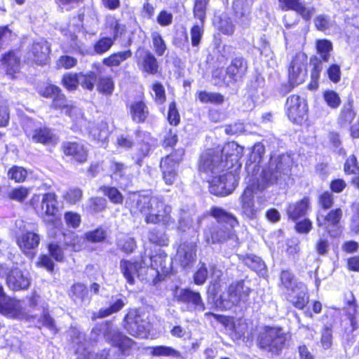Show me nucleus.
<instances>
[{
    "mask_svg": "<svg viewBox=\"0 0 359 359\" xmlns=\"http://www.w3.org/2000/svg\"><path fill=\"white\" fill-rule=\"evenodd\" d=\"M316 47L323 60L327 62L330 57V53L332 50V43L327 40H319L317 41Z\"/></svg>",
    "mask_w": 359,
    "mask_h": 359,
    "instance_id": "nucleus-53",
    "label": "nucleus"
},
{
    "mask_svg": "<svg viewBox=\"0 0 359 359\" xmlns=\"http://www.w3.org/2000/svg\"><path fill=\"white\" fill-rule=\"evenodd\" d=\"M247 62L241 57L233 59L231 65L226 69L228 80L226 81L229 85L231 82L240 81L247 71Z\"/></svg>",
    "mask_w": 359,
    "mask_h": 359,
    "instance_id": "nucleus-22",
    "label": "nucleus"
},
{
    "mask_svg": "<svg viewBox=\"0 0 359 359\" xmlns=\"http://www.w3.org/2000/svg\"><path fill=\"white\" fill-rule=\"evenodd\" d=\"M49 222L54 227L61 225L60 203L55 193H46V223Z\"/></svg>",
    "mask_w": 359,
    "mask_h": 359,
    "instance_id": "nucleus-17",
    "label": "nucleus"
},
{
    "mask_svg": "<svg viewBox=\"0 0 359 359\" xmlns=\"http://www.w3.org/2000/svg\"><path fill=\"white\" fill-rule=\"evenodd\" d=\"M130 208L133 214L145 216L147 224H162L169 226L174 223L170 213L172 208L162 198L155 196L133 194L130 198Z\"/></svg>",
    "mask_w": 359,
    "mask_h": 359,
    "instance_id": "nucleus-1",
    "label": "nucleus"
},
{
    "mask_svg": "<svg viewBox=\"0 0 359 359\" xmlns=\"http://www.w3.org/2000/svg\"><path fill=\"white\" fill-rule=\"evenodd\" d=\"M40 238L34 232H27L18 238L17 243L19 247H37Z\"/></svg>",
    "mask_w": 359,
    "mask_h": 359,
    "instance_id": "nucleus-43",
    "label": "nucleus"
},
{
    "mask_svg": "<svg viewBox=\"0 0 359 359\" xmlns=\"http://www.w3.org/2000/svg\"><path fill=\"white\" fill-rule=\"evenodd\" d=\"M174 259L182 268L190 266L196 259L195 248H177Z\"/></svg>",
    "mask_w": 359,
    "mask_h": 359,
    "instance_id": "nucleus-25",
    "label": "nucleus"
},
{
    "mask_svg": "<svg viewBox=\"0 0 359 359\" xmlns=\"http://www.w3.org/2000/svg\"><path fill=\"white\" fill-rule=\"evenodd\" d=\"M89 134L93 140L97 142L104 143L108 138L109 134L107 123L102 121L97 124L90 123L89 126Z\"/></svg>",
    "mask_w": 359,
    "mask_h": 359,
    "instance_id": "nucleus-29",
    "label": "nucleus"
},
{
    "mask_svg": "<svg viewBox=\"0 0 359 359\" xmlns=\"http://www.w3.org/2000/svg\"><path fill=\"white\" fill-rule=\"evenodd\" d=\"M0 313L13 318L22 319L27 316L22 301L9 297L0 284Z\"/></svg>",
    "mask_w": 359,
    "mask_h": 359,
    "instance_id": "nucleus-7",
    "label": "nucleus"
},
{
    "mask_svg": "<svg viewBox=\"0 0 359 359\" xmlns=\"http://www.w3.org/2000/svg\"><path fill=\"white\" fill-rule=\"evenodd\" d=\"M323 98L327 104L332 108L337 109L341 103V99L337 93L334 90H326L323 93Z\"/></svg>",
    "mask_w": 359,
    "mask_h": 359,
    "instance_id": "nucleus-58",
    "label": "nucleus"
},
{
    "mask_svg": "<svg viewBox=\"0 0 359 359\" xmlns=\"http://www.w3.org/2000/svg\"><path fill=\"white\" fill-rule=\"evenodd\" d=\"M6 284L13 291L26 290L30 285V281L23 272L17 267L12 268L6 277Z\"/></svg>",
    "mask_w": 359,
    "mask_h": 359,
    "instance_id": "nucleus-19",
    "label": "nucleus"
},
{
    "mask_svg": "<svg viewBox=\"0 0 359 359\" xmlns=\"http://www.w3.org/2000/svg\"><path fill=\"white\" fill-rule=\"evenodd\" d=\"M333 325L332 324L325 325L322 327L320 343L322 348L325 350L330 349L333 343L332 334Z\"/></svg>",
    "mask_w": 359,
    "mask_h": 359,
    "instance_id": "nucleus-42",
    "label": "nucleus"
},
{
    "mask_svg": "<svg viewBox=\"0 0 359 359\" xmlns=\"http://www.w3.org/2000/svg\"><path fill=\"white\" fill-rule=\"evenodd\" d=\"M211 215L215 217L219 222H228L233 226L234 222H237L236 219L229 213L226 212L224 210L213 207L210 210Z\"/></svg>",
    "mask_w": 359,
    "mask_h": 359,
    "instance_id": "nucleus-45",
    "label": "nucleus"
},
{
    "mask_svg": "<svg viewBox=\"0 0 359 359\" xmlns=\"http://www.w3.org/2000/svg\"><path fill=\"white\" fill-rule=\"evenodd\" d=\"M106 237V232L101 228L90 231L85 233V238L92 243H98Z\"/></svg>",
    "mask_w": 359,
    "mask_h": 359,
    "instance_id": "nucleus-62",
    "label": "nucleus"
},
{
    "mask_svg": "<svg viewBox=\"0 0 359 359\" xmlns=\"http://www.w3.org/2000/svg\"><path fill=\"white\" fill-rule=\"evenodd\" d=\"M124 305L125 304L123 301L121 299H118L108 308L100 309L97 313L96 318H103L113 313H117L124 306Z\"/></svg>",
    "mask_w": 359,
    "mask_h": 359,
    "instance_id": "nucleus-46",
    "label": "nucleus"
},
{
    "mask_svg": "<svg viewBox=\"0 0 359 359\" xmlns=\"http://www.w3.org/2000/svg\"><path fill=\"white\" fill-rule=\"evenodd\" d=\"M27 170L20 166H13L8 173V177L16 182H23L27 177Z\"/></svg>",
    "mask_w": 359,
    "mask_h": 359,
    "instance_id": "nucleus-60",
    "label": "nucleus"
},
{
    "mask_svg": "<svg viewBox=\"0 0 359 359\" xmlns=\"http://www.w3.org/2000/svg\"><path fill=\"white\" fill-rule=\"evenodd\" d=\"M151 40L153 48L156 55L158 56L163 55L167 46L161 35L158 32H154L151 34Z\"/></svg>",
    "mask_w": 359,
    "mask_h": 359,
    "instance_id": "nucleus-48",
    "label": "nucleus"
},
{
    "mask_svg": "<svg viewBox=\"0 0 359 359\" xmlns=\"http://www.w3.org/2000/svg\"><path fill=\"white\" fill-rule=\"evenodd\" d=\"M142 254V256L144 257L145 262L147 261V258H149L150 260V266L154 269L156 271V274L152 282L154 285H156L162 280H164L165 276L161 274L158 269H161L163 271V269L165 268V262L167 258V255L159 249H152V248H144V251Z\"/></svg>",
    "mask_w": 359,
    "mask_h": 359,
    "instance_id": "nucleus-11",
    "label": "nucleus"
},
{
    "mask_svg": "<svg viewBox=\"0 0 359 359\" xmlns=\"http://www.w3.org/2000/svg\"><path fill=\"white\" fill-rule=\"evenodd\" d=\"M322 70L323 66L320 62L316 61L313 63V67L311 72V81L308 85L309 90H316L318 88Z\"/></svg>",
    "mask_w": 359,
    "mask_h": 359,
    "instance_id": "nucleus-50",
    "label": "nucleus"
},
{
    "mask_svg": "<svg viewBox=\"0 0 359 359\" xmlns=\"http://www.w3.org/2000/svg\"><path fill=\"white\" fill-rule=\"evenodd\" d=\"M229 237L226 228L217 226L205 232V238L208 244H222Z\"/></svg>",
    "mask_w": 359,
    "mask_h": 359,
    "instance_id": "nucleus-27",
    "label": "nucleus"
},
{
    "mask_svg": "<svg viewBox=\"0 0 359 359\" xmlns=\"http://www.w3.org/2000/svg\"><path fill=\"white\" fill-rule=\"evenodd\" d=\"M145 268V259L142 255L140 260L130 262L122 259L121 261V273L127 282L131 285L135 284V277L140 278L141 271Z\"/></svg>",
    "mask_w": 359,
    "mask_h": 359,
    "instance_id": "nucleus-14",
    "label": "nucleus"
},
{
    "mask_svg": "<svg viewBox=\"0 0 359 359\" xmlns=\"http://www.w3.org/2000/svg\"><path fill=\"white\" fill-rule=\"evenodd\" d=\"M309 208V201L307 198H304L299 201L290 204L287 209V214L290 219L294 221L304 216Z\"/></svg>",
    "mask_w": 359,
    "mask_h": 359,
    "instance_id": "nucleus-26",
    "label": "nucleus"
},
{
    "mask_svg": "<svg viewBox=\"0 0 359 359\" xmlns=\"http://www.w3.org/2000/svg\"><path fill=\"white\" fill-rule=\"evenodd\" d=\"M83 15H79L76 21V24L73 26L69 25L68 30L65 32V41L63 45V49L65 52L76 51L82 55L86 54H98L102 55L107 52L114 43V39L109 36H103L100 38L93 46V52L86 48L84 44L79 40L76 35V31L79 30V27L82 22Z\"/></svg>",
    "mask_w": 359,
    "mask_h": 359,
    "instance_id": "nucleus-2",
    "label": "nucleus"
},
{
    "mask_svg": "<svg viewBox=\"0 0 359 359\" xmlns=\"http://www.w3.org/2000/svg\"><path fill=\"white\" fill-rule=\"evenodd\" d=\"M243 263L253 270L261 269L264 265L262 259L255 255H245L242 259Z\"/></svg>",
    "mask_w": 359,
    "mask_h": 359,
    "instance_id": "nucleus-54",
    "label": "nucleus"
},
{
    "mask_svg": "<svg viewBox=\"0 0 359 359\" xmlns=\"http://www.w3.org/2000/svg\"><path fill=\"white\" fill-rule=\"evenodd\" d=\"M29 194V190L27 188L20 187L11 190L8 194V197L19 202H22Z\"/></svg>",
    "mask_w": 359,
    "mask_h": 359,
    "instance_id": "nucleus-63",
    "label": "nucleus"
},
{
    "mask_svg": "<svg viewBox=\"0 0 359 359\" xmlns=\"http://www.w3.org/2000/svg\"><path fill=\"white\" fill-rule=\"evenodd\" d=\"M79 84L89 90H92L94 88V84L96 81V75L94 72H89L83 74V73L79 74Z\"/></svg>",
    "mask_w": 359,
    "mask_h": 359,
    "instance_id": "nucleus-55",
    "label": "nucleus"
},
{
    "mask_svg": "<svg viewBox=\"0 0 359 359\" xmlns=\"http://www.w3.org/2000/svg\"><path fill=\"white\" fill-rule=\"evenodd\" d=\"M226 168L219 151L209 150L203 153L200 159L198 169L201 174L205 175V178H208L213 175H217Z\"/></svg>",
    "mask_w": 359,
    "mask_h": 359,
    "instance_id": "nucleus-5",
    "label": "nucleus"
},
{
    "mask_svg": "<svg viewBox=\"0 0 359 359\" xmlns=\"http://www.w3.org/2000/svg\"><path fill=\"white\" fill-rule=\"evenodd\" d=\"M294 290L292 289V292L286 294V299L290 302L294 307L299 310H302L307 305L309 302L308 295L303 291H299L296 293L294 296L292 295Z\"/></svg>",
    "mask_w": 359,
    "mask_h": 359,
    "instance_id": "nucleus-37",
    "label": "nucleus"
},
{
    "mask_svg": "<svg viewBox=\"0 0 359 359\" xmlns=\"http://www.w3.org/2000/svg\"><path fill=\"white\" fill-rule=\"evenodd\" d=\"M198 99L201 102L205 103L221 104L224 101V97L221 94L205 91H201L198 93Z\"/></svg>",
    "mask_w": 359,
    "mask_h": 359,
    "instance_id": "nucleus-51",
    "label": "nucleus"
},
{
    "mask_svg": "<svg viewBox=\"0 0 359 359\" xmlns=\"http://www.w3.org/2000/svg\"><path fill=\"white\" fill-rule=\"evenodd\" d=\"M279 8L283 11H294L305 20H309L315 12L313 7H307L301 0H278Z\"/></svg>",
    "mask_w": 359,
    "mask_h": 359,
    "instance_id": "nucleus-18",
    "label": "nucleus"
},
{
    "mask_svg": "<svg viewBox=\"0 0 359 359\" xmlns=\"http://www.w3.org/2000/svg\"><path fill=\"white\" fill-rule=\"evenodd\" d=\"M347 321L341 322V332L346 339H352L354 337V332L359 328V322L357 316L353 315L345 316Z\"/></svg>",
    "mask_w": 359,
    "mask_h": 359,
    "instance_id": "nucleus-34",
    "label": "nucleus"
},
{
    "mask_svg": "<svg viewBox=\"0 0 359 359\" xmlns=\"http://www.w3.org/2000/svg\"><path fill=\"white\" fill-rule=\"evenodd\" d=\"M242 214L248 219H254L257 216V210L254 203V191L252 187H248L241 196Z\"/></svg>",
    "mask_w": 359,
    "mask_h": 359,
    "instance_id": "nucleus-23",
    "label": "nucleus"
},
{
    "mask_svg": "<svg viewBox=\"0 0 359 359\" xmlns=\"http://www.w3.org/2000/svg\"><path fill=\"white\" fill-rule=\"evenodd\" d=\"M104 337L107 341L112 347L117 348L120 354L124 356H128L132 353L136 344L133 339L118 330L107 332Z\"/></svg>",
    "mask_w": 359,
    "mask_h": 359,
    "instance_id": "nucleus-9",
    "label": "nucleus"
},
{
    "mask_svg": "<svg viewBox=\"0 0 359 359\" xmlns=\"http://www.w3.org/2000/svg\"><path fill=\"white\" fill-rule=\"evenodd\" d=\"M69 297L75 304L89 303L92 299L87 286L81 283H74L72 285Z\"/></svg>",
    "mask_w": 359,
    "mask_h": 359,
    "instance_id": "nucleus-24",
    "label": "nucleus"
},
{
    "mask_svg": "<svg viewBox=\"0 0 359 359\" xmlns=\"http://www.w3.org/2000/svg\"><path fill=\"white\" fill-rule=\"evenodd\" d=\"M217 28L224 34L231 35L234 32L235 25L229 17L222 15L219 18Z\"/></svg>",
    "mask_w": 359,
    "mask_h": 359,
    "instance_id": "nucleus-47",
    "label": "nucleus"
},
{
    "mask_svg": "<svg viewBox=\"0 0 359 359\" xmlns=\"http://www.w3.org/2000/svg\"><path fill=\"white\" fill-rule=\"evenodd\" d=\"M209 0H196L194 8V15L198 18L202 23L205 19L206 8Z\"/></svg>",
    "mask_w": 359,
    "mask_h": 359,
    "instance_id": "nucleus-56",
    "label": "nucleus"
},
{
    "mask_svg": "<svg viewBox=\"0 0 359 359\" xmlns=\"http://www.w3.org/2000/svg\"><path fill=\"white\" fill-rule=\"evenodd\" d=\"M243 148L235 142L226 143L221 150H219L222 158L225 156L226 167L232 166L236 163L243 154Z\"/></svg>",
    "mask_w": 359,
    "mask_h": 359,
    "instance_id": "nucleus-21",
    "label": "nucleus"
},
{
    "mask_svg": "<svg viewBox=\"0 0 359 359\" xmlns=\"http://www.w3.org/2000/svg\"><path fill=\"white\" fill-rule=\"evenodd\" d=\"M130 114L133 121L142 123L149 116V109L143 101H135L130 106Z\"/></svg>",
    "mask_w": 359,
    "mask_h": 359,
    "instance_id": "nucleus-31",
    "label": "nucleus"
},
{
    "mask_svg": "<svg viewBox=\"0 0 359 359\" xmlns=\"http://www.w3.org/2000/svg\"><path fill=\"white\" fill-rule=\"evenodd\" d=\"M64 154L70 156L74 161L83 163L87 161L88 149L87 145L81 141H67L62 143Z\"/></svg>",
    "mask_w": 359,
    "mask_h": 359,
    "instance_id": "nucleus-13",
    "label": "nucleus"
},
{
    "mask_svg": "<svg viewBox=\"0 0 359 359\" xmlns=\"http://www.w3.org/2000/svg\"><path fill=\"white\" fill-rule=\"evenodd\" d=\"M63 85L69 90H75L79 84V74L68 73L64 75Z\"/></svg>",
    "mask_w": 359,
    "mask_h": 359,
    "instance_id": "nucleus-59",
    "label": "nucleus"
},
{
    "mask_svg": "<svg viewBox=\"0 0 359 359\" xmlns=\"http://www.w3.org/2000/svg\"><path fill=\"white\" fill-rule=\"evenodd\" d=\"M181 157L177 154H171L162 159L161 168L163 172V177L167 184L171 185L177 177V169Z\"/></svg>",
    "mask_w": 359,
    "mask_h": 359,
    "instance_id": "nucleus-15",
    "label": "nucleus"
},
{
    "mask_svg": "<svg viewBox=\"0 0 359 359\" xmlns=\"http://www.w3.org/2000/svg\"><path fill=\"white\" fill-rule=\"evenodd\" d=\"M97 90L105 95H111L114 90V83L110 76H102L98 80L97 84Z\"/></svg>",
    "mask_w": 359,
    "mask_h": 359,
    "instance_id": "nucleus-44",
    "label": "nucleus"
},
{
    "mask_svg": "<svg viewBox=\"0 0 359 359\" xmlns=\"http://www.w3.org/2000/svg\"><path fill=\"white\" fill-rule=\"evenodd\" d=\"M103 194L107 196L111 202L115 204H121L123 201V197L121 193L116 188L112 187H102L100 188Z\"/></svg>",
    "mask_w": 359,
    "mask_h": 359,
    "instance_id": "nucleus-49",
    "label": "nucleus"
},
{
    "mask_svg": "<svg viewBox=\"0 0 359 359\" xmlns=\"http://www.w3.org/2000/svg\"><path fill=\"white\" fill-rule=\"evenodd\" d=\"M252 292L250 287L246 286L245 280L241 279L233 282L228 287V294L232 298V304L239 305L241 302H246Z\"/></svg>",
    "mask_w": 359,
    "mask_h": 359,
    "instance_id": "nucleus-16",
    "label": "nucleus"
},
{
    "mask_svg": "<svg viewBox=\"0 0 359 359\" xmlns=\"http://www.w3.org/2000/svg\"><path fill=\"white\" fill-rule=\"evenodd\" d=\"M307 57L303 53H298L293 57L289 67V81L292 86L303 83L306 76Z\"/></svg>",
    "mask_w": 359,
    "mask_h": 359,
    "instance_id": "nucleus-10",
    "label": "nucleus"
},
{
    "mask_svg": "<svg viewBox=\"0 0 359 359\" xmlns=\"http://www.w3.org/2000/svg\"><path fill=\"white\" fill-rule=\"evenodd\" d=\"M144 349L145 351H149V353L151 357L180 358L182 356L181 353L179 351L168 346L158 345L154 346H147Z\"/></svg>",
    "mask_w": 359,
    "mask_h": 359,
    "instance_id": "nucleus-30",
    "label": "nucleus"
},
{
    "mask_svg": "<svg viewBox=\"0 0 359 359\" xmlns=\"http://www.w3.org/2000/svg\"><path fill=\"white\" fill-rule=\"evenodd\" d=\"M178 302L192 305L195 309L203 311L205 309V305L202 297L198 292L194 291L189 287L182 289L176 296Z\"/></svg>",
    "mask_w": 359,
    "mask_h": 359,
    "instance_id": "nucleus-20",
    "label": "nucleus"
},
{
    "mask_svg": "<svg viewBox=\"0 0 359 359\" xmlns=\"http://www.w3.org/2000/svg\"><path fill=\"white\" fill-rule=\"evenodd\" d=\"M142 67L143 71L151 74H155L158 72V62L154 55L149 51H147L142 57Z\"/></svg>",
    "mask_w": 359,
    "mask_h": 359,
    "instance_id": "nucleus-39",
    "label": "nucleus"
},
{
    "mask_svg": "<svg viewBox=\"0 0 359 359\" xmlns=\"http://www.w3.org/2000/svg\"><path fill=\"white\" fill-rule=\"evenodd\" d=\"M224 285V283L218 278L210 281L207 287L208 297L212 299L215 309L222 311H226L231 307L226 305L229 300L225 299L223 296Z\"/></svg>",
    "mask_w": 359,
    "mask_h": 359,
    "instance_id": "nucleus-12",
    "label": "nucleus"
},
{
    "mask_svg": "<svg viewBox=\"0 0 359 359\" xmlns=\"http://www.w3.org/2000/svg\"><path fill=\"white\" fill-rule=\"evenodd\" d=\"M286 111L289 118L300 124L305 119L308 107L306 100L297 95H292L286 100Z\"/></svg>",
    "mask_w": 359,
    "mask_h": 359,
    "instance_id": "nucleus-8",
    "label": "nucleus"
},
{
    "mask_svg": "<svg viewBox=\"0 0 359 359\" xmlns=\"http://www.w3.org/2000/svg\"><path fill=\"white\" fill-rule=\"evenodd\" d=\"M153 97L157 104H161L165 101L164 87L160 83H155L152 86Z\"/></svg>",
    "mask_w": 359,
    "mask_h": 359,
    "instance_id": "nucleus-64",
    "label": "nucleus"
},
{
    "mask_svg": "<svg viewBox=\"0 0 359 359\" xmlns=\"http://www.w3.org/2000/svg\"><path fill=\"white\" fill-rule=\"evenodd\" d=\"M104 29L110 34L109 37L116 40L125 32V26L119 22L113 15H107L105 18Z\"/></svg>",
    "mask_w": 359,
    "mask_h": 359,
    "instance_id": "nucleus-32",
    "label": "nucleus"
},
{
    "mask_svg": "<svg viewBox=\"0 0 359 359\" xmlns=\"http://www.w3.org/2000/svg\"><path fill=\"white\" fill-rule=\"evenodd\" d=\"M341 216L342 211L341 209L338 208L334 210H332L325 218L323 216V221H321L320 217L318 216L317 217V222L320 226L325 225L323 229L324 231H326L328 229V226H326V223H327L328 225H335L339 222Z\"/></svg>",
    "mask_w": 359,
    "mask_h": 359,
    "instance_id": "nucleus-41",
    "label": "nucleus"
},
{
    "mask_svg": "<svg viewBox=\"0 0 359 359\" xmlns=\"http://www.w3.org/2000/svg\"><path fill=\"white\" fill-rule=\"evenodd\" d=\"M203 24L201 22L200 25L196 24L190 30L191 45L194 47L198 46L202 39L204 33Z\"/></svg>",
    "mask_w": 359,
    "mask_h": 359,
    "instance_id": "nucleus-52",
    "label": "nucleus"
},
{
    "mask_svg": "<svg viewBox=\"0 0 359 359\" xmlns=\"http://www.w3.org/2000/svg\"><path fill=\"white\" fill-rule=\"evenodd\" d=\"M1 62L6 68L7 75H10L12 79L14 78V74L20 69L19 58L14 53L10 52L3 57Z\"/></svg>",
    "mask_w": 359,
    "mask_h": 359,
    "instance_id": "nucleus-33",
    "label": "nucleus"
},
{
    "mask_svg": "<svg viewBox=\"0 0 359 359\" xmlns=\"http://www.w3.org/2000/svg\"><path fill=\"white\" fill-rule=\"evenodd\" d=\"M208 276V271L205 263H202L193 275L194 283L197 285H203Z\"/></svg>",
    "mask_w": 359,
    "mask_h": 359,
    "instance_id": "nucleus-57",
    "label": "nucleus"
},
{
    "mask_svg": "<svg viewBox=\"0 0 359 359\" xmlns=\"http://www.w3.org/2000/svg\"><path fill=\"white\" fill-rule=\"evenodd\" d=\"M358 304L356 297L352 292H350L348 296L344 297L343 311L345 316L353 315L358 316Z\"/></svg>",
    "mask_w": 359,
    "mask_h": 359,
    "instance_id": "nucleus-40",
    "label": "nucleus"
},
{
    "mask_svg": "<svg viewBox=\"0 0 359 359\" xmlns=\"http://www.w3.org/2000/svg\"><path fill=\"white\" fill-rule=\"evenodd\" d=\"M77 64V60L69 55L60 56L56 62V67L57 69H71Z\"/></svg>",
    "mask_w": 359,
    "mask_h": 359,
    "instance_id": "nucleus-61",
    "label": "nucleus"
},
{
    "mask_svg": "<svg viewBox=\"0 0 359 359\" xmlns=\"http://www.w3.org/2000/svg\"><path fill=\"white\" fill-rule=\"evenodd\" d=\"M286 334L280 327L264 326L256 339L257 347L273 355H280L286 345Z\"/></svg>",
    "mask_w": 359,
    "mask_h": 359,
    "instance_id": "nucleus-3",
    "label": "nucleus"
},
{
    "mask_svg": "<svg viewBox=\"0 0 359 359\" xmlns=\"http://www.w3.org/2000/svg\"><path fill=\"white\" fill-rule=\"evenodd\" d=\"M25 132L27 137L32 142L36 143H45V131L41 127L37 126L32 120L27 121L25 126Z\"/></svg>",
    "mask_w": 359,
    "mask_h": 359,
    "instance_id": "nucleus-28",
    "label": "nucleus"
},
{
    "mask_svg": "<svg viewBox=\"0 0 359 359\" xmlns=\"http://www.w3.org/2000/svg\"><path fill=\"white\" fill-rule=\"evenodd\" d=\"M131 56L132 52L130 50L120 51L104 57L102 60V63L109 67H118Z\"/></svg>",
    "mask_w": 359,
    "mask_h": 359,
    "instance_id": "nucleus-35",
    "label": "nucleus"
},
{
    "mask_svg": "<svg viewBox=\"0 0 359 359\" xmlns=\"http://www.w3.org/2000/svg\"><path fill=\"white\" fill-rule=\"evenodd\" d=\"M46 98L52 100L51 107L60 109L71 117L76 118L79 116H82L81 110L68 102L65 96L60 93L59 88L54 85L46 86Z\"/></svg>",
    "mask_w": 359,
    "mask_h": 359,
    "instance_id": "nucleus-6",
    "label": "nucleus"
},
{
    "mask_svg": "<svg viewBox=\"0 0 359 359\" xmlns=\"http://www.w3.org/2000/svg\"><path fill=\"white\" fill-rule=\"evenodd\" d=\"M239 175L234 171H229L217 175H213L208 178L209 191L216 196H226L232 193L237 187Z\"/></svg>",
    "mask_w": 359,
    "mask_h": 359,
    "instance_id": "nucleus-4",
    "label": "nucleus"
},
{
    "mask_svg": "<svg viewBox=\"0 0 359 359\" xmlns=\"http://www.w3.org/2000/svg\"><path fill=\"white\" fill-rule=\"evenodd\" d=\"M355 116V112L353 110V102L351 100L344 103L339 116V121L341 125L349 124L352 122Z\"/></svg>",
    "mask_w": 359,
    "mask_h": 359,
    "instance_id": "nucleus-38",
    "label": "nucleus"
},
{
    "mask_svg": "<svg viewBox=\"0 0 359 359\" xmlns=\"http://www.w3.org/2000/svg\"><path fill=\"white\" fill-rule=\"evenodd\" d=\"M281 165L271 161L267 168L263 170L262 173V182L268 184L276 182L280 175Z\"/></svg>",
    "mask_w": 359,
    "mask_h": 359,
    "instance_id": "nucleus-36",
    "label": "nucleus"
}]
</instances>
